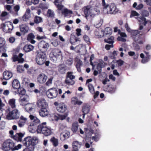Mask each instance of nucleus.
Returning <instances> with one entry per match:
<instances>
[{
    "instance_id": "52",
    "label": "nucleus",
    "mask_w": 151,
    "mask_h": 151,
    "mask_svg": "<svg viewBox=\"0 0 151 151\" xmlns=\"http://www.w3.org/2000/svg\"><path fill=\"white\" fill-rule=\"evenodd\" d=\"M141 14L142 16L147 17L149 15V12L145 10H143L141 11Z\"/></svg>"
},
{
    "instance_id": "61",
    "label": "nucleus",
    "mask_w": 151,
    "mask_h": 151,
    "mask_svg": "<svg viewBox=\"0 0 151 151\" xmlns=\"http://www.w3.org/2000/svg\"><path fill=\"white\" fill-rule=\"evenodd\" d=\"M47 14L48 15L49 17H54L53 13L51 11L50 9H48L47 12Z\"/></svg>"
},
{
    "instance_id": "22",
    "label": "nucleus",
    "mask_w": 151,
    "mask_h": 151,
    "mask_svg": "<svg viewBox=\"0 0 151 151\" xmlns=\"http://www.w3.org/2000/svg\"><path fill=\"white\" fill-rule=\"evenodd\" d=\"M27 122V119L23 116H21L18 122V126L20 127L23 126Z\"/></svg>"
},
{
    "instance_id": "49",
    "label": "nucleus",
    "mask_w": 151,
    "mask_h": 151,
    "mask_svg": "<svg viewBox=\"0 0 151 151\" xmlns=\"http://www.w3.org/2000/svg\"><path fill=\"white\" fill-rule=\"evenodd\" d=\"M35 118V119L33 120V122L30 124H33L37 126L38 124H40V120L37 117Z\"/></svg>"
},
{
    "instance_id": "43",
    "label": "nucleus",
    "mask_w": 151,
    "mask_h": 151,
    "mask_svg": "<svg viewBox=\"0 0 151 151\" xmlns=\"http://www.w3.org/2000/svg\"><path fill=\"white\" fill-rule=\"evenodd\" d=\"M17 91L19 95H24L25 93V89L22 87H20L18 88Z\"/></svg>"
},
{
    "instance_id": "51",
    "label": "nucleus",
    "mask_w": 151,
    "mask_h": 151,
    "mask_svg": "<svg viewBox=\"0 0 151 151\" xmlns=\"http://www.w3.org/2000/svg\"><path fill=\"white\" fill-rule=\"evenodd\" d=\"M73 60L72 58H70L68 59L67 60L65 63L68 66L71 65L73 63Z\"/></svg>"
},
{
    "instance_id": "50",
    "label": "nucleus",
    "mask_w": 151,
    "mask_h": 151,
    "mask_svg": "<svg viewBox=\"0 0 151 151\" xmlns=\"http://www.w3.org/2000/svg\"><path fill=\"white\" fill-rule=\"evenodd\" d=\"M139 14L135 11L132 10L131 12L130 17L132 18L134 16H139Z\"/></svg>"
},
{
    "instance_id": "19",
    "label": "nucleus",
    "mask_w": 151,
    "mask_h": 151,
    "mask_svg": "<svg viewBox=\"0 0 151 151\" xmlns=\"http://www.w3.org/2000/svg\"><path fill=\"white\" fill-rule=\"evenodd\" d=\"M81 143L80 142L77 141H73L72 143V151H78V148L81 147Z\"/></svg>"
},
{
    "instance_id": "35",
    "label": "nucleus",
    "mask_w": 151,
    "mask_h": 151,
    "mask_svg": "<svg viewBox=\"0 0 151 151\" xmlns=\"http://www.w3.org/2000/svg\"><path fill=\"white\" fill-rule=\"evenodd\" d=\"M59 0H55L54 1L55 5L56 6L59 10H61L63 7V6L61 4Z\"/></svg>"
},
{
    "instance_id": "46",
    "label": "nucleus",
    "mask_w": 151,
    "mask_h": 151,
    "mask_svg": "<svg viewBox=\"0 0 151 151\" xmlns=\"http://www.w3.org/2000/svg\"><path fill=\"white\" fill-rule=\"evenodd\" d=\"M112 63H116L119 66H122L124 63V61L121 59H119V60H114Z\"/></svg>"
},
{
    "instance_id": "55",
    "label": "nucleus",
    "mask_w": 151,
    "mask_h": 151,
    "mask_svg": "<svg viewBox=\"0 0 151 151\" xmlns=\"http://www.w3.org/2000/svg\"><path fill=\"white\" fill-rule=\"evenodd\" d=\"M83 39L88 44L90 43V39L89 37L87 35H85L83 36Z\"/></svg>"
},
{
    "instance_id": "41",
    "label": "nucleus",
    "mask_w": 151,
    "mask_h": 151,
    "mask_svg": "<svg viewBox=\"0 0 151 151\" xmlns=\"http://www.w3.org/2000/svg\"><path fill=\"white\" fill-rule=\"evenodd\" d=\"M106 91L112 93L115 92V89L113 86L108 85L106 88Z\"/></svg>"
},
{
    "instance_id": "14",
    "label": "nucleus",
    "mask_w": 151,
    "mask_h": 151,
    "mask_svg": "<svg viewBox=\"0 0 151 151\" xmlns=\"http://www.w3.org/2000/svg\"><path fill=\"white\" fill-rule=\"evenodd\" d=\"M70 136V133L68 131L62 132L60 134V138L61 141H64L69 138Z\"/></svg>"
},
{
    "instance_id": "25",
    "label": "nucleus",
    "mask_w": 151,
    "mask_h": 151,
    "mask_svg": "<svg viewBox=\"0 0 151 151\" xmlns=\"http://www.w3.org/2000/svg\"><path fill=\"white\" fill-rule=\"evenodd\" d=\"M78 41H80L79 39L75 36L71 35L70 38V43L73 45L76 44V42Z\"/></svg>"
},
{
    "instance_id": "42",
    "label": "nucleus",
    "mask_w": 151,
    "mask_h": 151,
    "mask_svg": "<svg viewBox=\"0 0 151 151\" xmlns=\"http://www.w3.org/2000/svg\"><path fill=\"white\" fill-rule=\"evenodd\" d=\"M15 101L16 99H10V106L12 109L16 108Z\"/></svg>"
},
{
    "instance_id": "60",
    "label": "nucleus",
    "mask_w": 151,
    "mask_h": 151,
    "mask_svg": "<svg viewBox=\"0 0 151 151\" xmlns=\"http://www.w3.org/2000/svg\"><path fill=\"white\" fill-rule=\"evenodd\" d=\"M8 14L7 12H6L4 11L2 12L1 14V18H2V20H4L5 19H3V17L6 16L8 15Z\"/></svg>"
},
{
    "instance_id": "24",
    "label": "nucleus",
    "mask_w": 151,
    "mask_h": 151,
    "mask_svg": "<svg viewBox=\"0 0 151 151\" xmlns=\"http://www.w3.org/2000/svg\"><path fill=\"white\" fill-rule=\"evenodd\" d=\"M52 133V129L47 126L45 129L43 130V132L41 133L45 136H47L50 135Z\"/></svg>"
},
{
    "instance_id": "7",
    "label": "nucleus",
    "mask_w": 151,
    "mask_h": 151,
    "mask_svg": "<svg viewBox=\"0 0 151 151\" xmlns=\"http://www.w3.org/2000/svg\"><path fill=\"white\" fill-rule=\"evenodd\" d=\"M47 96L50 99L56 98L58 94V92L56 88H52L48 89L46 93Z\"/></svg>"
},
{
    "instance_id": "27",
    "label": "nucleus",
    "mask_w": 151,
    "mask_h": 151,
    "mask_svg": "<svg viewBox=\"0 0 151 151\" xmlns=\"http://www.w3.org/2000/svg\"><path fill=\"white\" fill-rule=\"evenodd\" d=\"M12 87L15 89L19 88L20 86V83L19 81L17 79H14L12 82Z\"/></svg>"
},
{
    "instance_id": "8",
    "label": "nucleus",
    "mask_w": 151,
    "mask_h": 151,
    "mask_svg": "<svg viewBox=\"0 0 151 151\" xmlns=\"http://www.w3.org/2000/svg\"><path fill=\"white\" fill-rule=\"evenodd\" d=\"M105 63L102 60H100L99 63L97 64L96 69L97 70H94L93 74L94 76H96L98 74L101 73L102 71V68L105 66Z\"/></svg>"
},
{
    "instance_id": "38",
    "label": "nucleus",
    "mask_w": 151,
    "mask_h": 151,
    "mask_svg": "<svg viewBox=\"0 0 151 151\" xmlns=\"http://www.w3.org/2000/svg\"><path fill=\"white\" fill-rule=\"evenodd\" d=\"M20 31L24 33H25L28 31V28L25 25H22L20 27Z\"/></svg>"
},
{
    "instance_id": "16",
    "label": "nucleus",
    "mask_w": 151,
    "mask_h": 151,
    "mask_svg": "<svg viewBox=\"0 0 151 151\" xmlns=\"http://www.w3.org/2000/svg\"><path fill=\"white\" fill-rule=\"evenodd\" d=\"M51 52L54 56L57 58H62V53L61 51L58 49H54L52 50Z\"/></svg>"
},
{
    "instance_id": "28",
    "label": "nucleus",
    "mask_w": 151,
    "mask_h": 151,
    "mask_svg": "<svg viewBox=\"0 0 151 151\" xmlns=\"http://www.w3.org/2000/svg\"><path fill=\"white\" fill-rule=\"evenodd\" d=\"M28 129L30 132L32 133L35 132L36 131L37 132V126L33 124H30L28 126Z\"/></svg>"
},
{
    "instance_id": "31",
    "label": "nucleus",
    "mask_w": 151,
    "mask_h": 151,
    "mask_svg": "<svg viewBox=\"0 0 151 151\" xmlns=\"http://www.w3.org/2000/svg\"><path fill=\"white\" fill-rule=\"evenodd\" d=\"M78 122H73L71 127V130L73 133H76L78 130Z\"/></svg>"
},
{
    "instance_id": "21",
    "label": "nucleus",
    "mask_w": 151,
    "mask_h": 151,
    "mask_svg": "<svg viewBox=\"0 0 151 151\" xmlns=\"http://www.w3.org/2000/svg\"><path fill=\"white\" fill-rule=\"evenodd\" d=\"M22 145L20 144L17 145H16L15 144L12 142H10V150L12 151H14L18 150L22 147Z\"/></svg>"
},
{
    "instance_id": "57",
    "label": "nucleus",
    "mask_w": 151,
    "mask_h": 151,
    "mask_svg": "<svg viewBox=\"0 0 151 151\" xmlns=\"http://www.w3.org/2000/svg\"><path fill=\"white\" fill-rule=\"evenodd\" d=\"M111 45L106 44L105 45V49L108 50H109L111 48H113L114 47V45L113 44H111Z\"/></svg>"
},
{
    "instance_id": "59",
    "label": "nucleus",
    "mask_w": 151,
    "mask_h": 151,
    "mask_svg": "<svg viewBox=\"0 0 151 151\" xmlns=\"http://www.w3.org/2000/svg\"><path fill=\"white\" fill-rule=\"evenodd\" d=\"M24 133H22L21 132L18 133V139L19 140V142H21L22 140V138L23 137L24 135Z\"/></svg>"
},
{
    "instance_id": "10",
    "label": "nucleus",
    "mask_w": 151,
    "mask_h": 151,
    "mask_svg": "<svg viewBox=\"0 0 151 151\" xmlns=\"http://www.w3.org/2000/svg\"><path fill=\"white\" fill-rule=\"evenodd\" d=\"M49 47V45L48 43L44 41H41L38 44V47L40 50L39 51H42L45 52Z\"/></svg>"
},
{
    "instance_id": "23",
    "label": "nucleus",
    "mask_w": 151,
    "mask_h": 151,
    "mask_svg": "<svg viewBox=\"0 0 151 151\" xmlns=\"http://www.w3.org/2000/svg\"><path fill=\"white\" fill-rule=\"evenodd\" d=\"M67 70V67L64 64H60L58 66V71L62 74H65Z\"/></svg>"
},
{
    "instance_id": "20",
    "label": "nucleus",
    "mask_w": 151,
    "mask_h": 151,
    "mask_svg": "<svg viewBox=\"0 0 151 151\" xmlns=\"http://www.w3.org/2000/svg\"><path fill=\"white\" fill-rule=\"evenodd\" d=\"M9 22H5L4 23L1 24V28L3 31L6 33L9 32Z\"/></svg>"
},
{
    "instance_id": "47",
    "label": "nucleus",
    "mask_w": 151,
    "mask_h": 151,
    "mask_svg": "<svg viewBox=\"0 0 151 151\" xmlns=\"http://www.w3.org/2000/svg\"><path fill=\"white\" fill-rule=\"evenodd\" d=\"M89 90V91L92 94L94 93V88L93 86L91 84L89 83L88 86Z\"/></svg>"
},
{
    "instance_id": "54",
    "label": "nucleus",
    "mask_w": 151,
    "mask_h": 151,
    "mask_svg": "<svg viewBox=\"0 0 151 151\" xmlns=\"http://www.w3.org/2000/svg\"><path fill=\"white\" fill-rule=\"evenodd\" d=\"M82 65V63L80 62H78L76 64V67L77 68V71L79 72H81V66Z\"/></svg>"
},
{
    "instance_id": "5",
    "label": "nucleus",
    "mask_w": 151,
    "mask_h": 151,
    "mask_svg": "<svg viewBox=\"0 0 151 151\" xmlns=\"http://www.w3.org/2000/svg\"><path fill=\"white\" fill-rule=\"evenodd\" d=\"M27 96L24 97H20L19 101L20 102V104L22 106H25V109L26 111L31 114L33 113V110L34 108V106L32 104H23L24 102L27 101Z\"/></svg>"
},
{
    "instance_id": "53",
    "label": "nucleus",
    "mask_w": 151,
    "mask_h": 151,
    "mask_svg": "<svg viewBox=\"0 0 151 151\" xmlns=\"http://www.w3.org/2000/svg\"><path fill=\"white\" fill-rule=\"evenodd\" d=\"M117 55L116 51H114L112 53H111L110 55V58L111 59H114L116 58V56Z\"/></svg>"
},
{
    "instance_id": "6",
    "label": "nucleus",
    "mask_w": 151,
    "mask_h": 151,
    "mask_svg": "<svg viewBox=\"0 0 151 151\" xmlns=\"http://www.w3.org/2000/svg\"><path fill=\"white\" fill-rule=\"evenodd\" d=\"M72 72H68L67 73L66 79L65 80V83L68 85H72L75 84V82L73 80L75 78V76L72 74Z\"/></svg>"
},
{
    "instance_id": "58",
    "label": "nucleus",
    "mask_w": 151,
    "mask_h": 151,
    "mask_svg": "<svg viewBox=\"0 0 151 151\" xmlns=\"http://www.w3.org/2000/svg\"><path fill=\"white\" fill-rule=\"evenodd\" d=\"M140 19L142 21H144L143 24L144 25H145L147 23V21L146 20V18L145 17L142 16L140 18Z\"/></svg>"
},
{
    "instance_id": "32",
    "label": "nucleus",
    "mask_w": 151,
    "mask_h": 151,
    "mask_svg": "<svg viewBox=\"0 0 151 151\" xmlns=\"http://www.w3.org/2000/svg\"><path fill=\"white\" fill-rule=\"evenodd\" d=\"M72 103L74 105H80L82 104L83 102L78 100L77 97H74L72 99Z\"/></svg>"
},
{
    "instance_id": "11",
    "label": "nucleus",
    "mask_w": 151,
    "mask_h": 151,
    "mask_svg": "<svg viewBox=\"0 0 151 151\" xmlns=\"http://www.w3.org/2000/svg\"><path fill=\"white\" fill-rule=\"evenodd\" d=\"M47 78V76L43 73H41L37 76V82L41 84L45 83Z\"/></svg>"
},
{
    "instance_id": "4",
    "label": "nucleus",
    "mask_w": 151,
    "mask_h": 151,
    "mask_svg": "<svg viewBox=\"0 0 151 151\" xmlns=\"http://www.w3.org/2000/svg\"><path fill=\"white\" fill-rule=\"evenodd\" d=\"M22 142L24 146L34 148V146L38 143V140L36 138L34 139L29 136L25 138Z\"/></svg>"
},
{
    "instance_id": "48",
    "label": "nucleus",
    "mask_w": 151,
    "mask_h": 151,
    "mask_svg": "<svg viewBox=\"0 0 151 151\" xmlns=\"http://www.w3.org/2000/svg\"><path fill=\"white\" fill-rule=\"evenodd\" d=\"M150 55H146V56L144 59H142L141 62L142 63H144L148 62L150 59Z\"/></svg>"
},
{
    "instance_id": "56",
    "label": "nucleus",
    "mask_w": 151,
    "mask_h": 151,
    "mask_svg": "<svg viewBox=\"0 0 151 151\" xmlns=\"http://www.w3.org/2000/svg\"><path fill=\"white\" fill-rule=\"evenodd\" d=\"M35 38V36L32 33H31L27 36V40L28 41Z\"/></svg>"
},
{
    "instance_id": "44",
    "label": "nucleus",
    "mask_w": 151,
    "mask_h": 151,
    "mask_svg": "<svg viewBox=\"0 0 151 151\" xmlns=\"http://www.w3.org/2000/svg\"><path fill=\"white\" fill-rule=\"evenodd\" d=\"M9 72L8 71H4L3 73V78L5 80H8L9 79Z\"/></svg>"
},
{
    "instance_id": "36",
    "label": "nucleus",
    "mask_w": 151,
    "mask_h": 151,
    "mask_svg": "<svg viewBox=\"0 0 151 151\" xmlns=\"http://www.w3.org/2000/svg\"><path fill=\"white\" fill-rule=\"evenodd\" d=\"M105 42L111 44H113L114 42V37L113 36H111L107 39L104 40Z\"/></svg>"
},
{
    "instance_id": "34",
    "label": "nucleus",
    "mask_w": 151,
    "mask_h": 151,
    "mask_svg": "<svg viewBox=\"0 0 151 151\" xmlns=\"http://www.w3.org/2000/svg\"><path fill=\"white\" fill-rule=\"evenodd\" d=\"M30 12L29 9H28L27 10L25 14L22 17V19L23 21H26L30 17Z\"/></svg>"
},
{
    "instance_id": "3",
    "label": "nucleus",
    "mask_w": 151,
    "mask_h": 151,
    "mask_svg": "<svg viewBox=\"0 0 151 151\" xmlns=\"http://www.w3.org/2000/svg\"><path fill=\"white\" fill-rule=\"evenodd\" d=\"M101 1L104 11L106 12L107 14H115L118 12V10L114 4L111 3L109 4L106 3L105 0H101Z\"/></svg>"
},
{
    "instance_id": "63",
    "label": "nucleus",
    "mask_w": 151,
    "mask_h": 151,
    "mask_svg": "<svg viewBox=\"0 0 151 151\" xmlns=\"http://www.w3.org/2000/svg\"><path fill=\"white\" fill-rule=\"evenodd\" d=\"M76 35L77 36H79L81 35V30L80 28H78L76 29Z\"/></svg>"
},
{
    "instance_id": "30",
    "label": "nucleus",
    "mask_w": 151,
    "mask_h": 151,
    "mask_svg": "<svg viewBox=\"0 0 151 151\" xmlns=\"http://www.w3.org/2000/svg\"><path fill=\"white\" fill-rule=\"evenodd\" d=\"M34 48V47L31 45H26L23 47V50L26 52L32 51Z\"/></svg>"
},
{
    "instance_id": "15",
    "label": "nucleus",
    "mask_w": 151,
    "mask_h": 151,
    "mask_svg": "<svg viewBox=\"0 0 151 151\" xmlns=\"http://www.w3.org/2000/svg\"><path fill=\"white\" fill-rule=\"evenodd\" d=\"M37 106L40 108L47 107L48 104L46 100L44 99H39L37 102Z\"/></svg>"
},
{
    "instance_id": "18",
    "label": "nucleus",
    "mask_w": 151,
    "mask_h": 151,
    "mask_svg": "<svg viewBox=\"0 0 151 151\" xmlns=\"http://www.w3.org/2000/svg\"><path fill=\"white\" fill-rule=\"evenodd\" d=\"M47 126L46 122H42L39 124L37 126V133H41L43 130L45 129Z\"/></svg>"
},
{
    "instance_id": "37",
    "label": "nucleus",
    "mask_w": 151,
    "mask_h": 151,
    "mask_svg": "<svg viewBox=\"0 0 151 151\" xmlns=\"http://www.w3.org/2000/svg\"><path fill=\"white\" fill-rule=\"evenodd\" d=\"M90 109L88 106L86 105H84L82 107V111L83 113L87 114L89 112Z\"/></svg>"
},
{
    "instance_id": "62",
    "label": "nucleus",
    "mask_w": 151,
    "mask_h": 151,
    "mask_svg": "<svg viewBox=\"0 0 151 151\" xmlns=\"http://www.w3.org/2000/svg\"><path fill=\"white\" fill-rule=\"evenodd\" d=\"M144 5L142 4H138L136 8V10H140L142 9L144 7Z\"/></svg>"
},
{
    "instance_id": "1",
    "label": "nucleus",
    "mask_w": 151,
    "mask_h": 151,
    "mask_svg": "<svg viewBox=\"0 0 151 151\" xmlns=\"http://www.w3.org/2000/svg\"><path fill=\"white\" fill-rule=\"evenodd\" d=\"M54 105L56 106L57 111L60 114L63 115H59L58 116H55V118L56 120L59 119L63 120L67 117L68 115V110L67 105L64 103H58L57 102L54 103Z\"/></svg>"
},
{
    "instance_id": "26",
    "label": "nucleus",
    "mask_w": 151,
    "mask_h": 151,
    "mask_svg": "<svg viewBox=\"0 0 151 151\" xmlns=\"http://www.w3.org/2000/svg\"><path fill=\"white\" fill-rule=\"evenodd\" d=\"M2 148L5 151L9 150V140L8 139L3 143Z\"/></svg>"
},
{
    "instance_id": "39",
    "label": "nucleus",
    "mask_w": 151,
    "mask_h": 151,
    "mask_svg": "<svg viewBox=\"0 0 151 151\" xmlns=\"http://www.w3.org/2000/svg\"><path fill=\"white\" fill-rule=\"evenodd\" d=\"M34 22L36 24H39L43 22L42 18L39 16H35L34 19Z\"/></svg>"
},
{
    "instance_id": "17",
    "label": "nucleus",
    "mask_w": 151,
    "mask_h": 151,
    "mask_svg": "<svg viewBox=\"0 0 151 151\" xmlns=\"http://www.w3.org/2000/svg\"><path fill=\"white\" fill-rule=\"evenodd\" d=\"M47 108H41V109L39 111V114L40 116L44 117L48 115L49 112Z\"/></svg>"
},
{
    "instance_id": "9",
    "label": "nucleus",
    "mask_w": 151,
    "mask_h": 151,
    "mask_svg": "<svg viewBox=\"0 0 151 151\" xmlns=\"http://www.w3.org/2000/svg\"><path fill=\"white\" fill-rule=\"evenodd\" d=\"M82 9L85 15V17L87 19H88V17H91L92 16V14L90 6H85L83 7Z\"/></svg>"
},
{
    "instance_id": "33",
    "label": "nucleus",
    "mask_w": 151,
    "mask_h": 151,
    "mask_svg": "<svg viewBox=\"0 0 151 151\" xmlns=\"http://www.w3.org/2000/svg\"><path fill=\"white\" fill-rule=\"evenodd\" d=\"M50 141L54 147H56L58 145V139L54 137H52L50 139Z\"/></svg>"
},
{
    "instance_id": "40",
    "label": "nucleus",
    "mask_w": 151,
    "mask_h": 151,
    "mask_svg": "<svg viewBox=\"0 0 151 151\" xmlns=\"http://www.w3.org/2000/svg\"><path fill=\"white\" fill-rule=\"evenodd\" d=\"M112 32V29L110 27H107L104 29V35H111Z\"/></svg>"
},
{
    "instance_id": "13",
    "label": "nucleus",
    "mask_w": 151,
    "mask_h": 151,
    "mask_svg": "<svg viewBox=\"0 0 151 151\" xmlns=\"http://www.w3.org/2000/svg\"><path fill=\"white\" fill-rule=\"evenodd\" d=\"M130 33L132 38L135 42H137L139 40L140 37L138 35L139 32L138 30H132Z\"/></svg>"
},
{
    "instance_id": "45",
    "label": "nucleus",
    "mask_w": 151,
    "mask_h": 151,
    "mask_svg": "<svg viewBox=\"0 0 151 151\" xmlns=\"http://www.w3.org/2000/svg\"><path fill=\"white\" fill-rule=\"evenodd\" d=\"M72 12L71 10H69L67 9H64L62 12V14L64 15L65 17L67 16L68 14H72Z\"/></svg>"
},
{
    "instance_id": "64",
    "label": "nucleus",
    "mask_w": 151,
    "mask_h": 151,
    "mask_svg": "<svg viewBox=\"0 0 151 151\" xmlns=\"http://www.w3.org/2000/svg\"><path fill=\"white\" fill-rule=\"evenodd\" d=\"M125 27V28L127 31L129 32H130L131 30L130 28L129 27L127 23H126L124 25Z\"/></svg>"
},
{
    "instance_id": "29",
    "label": "nucleus",
    "mask_w": 151,
    "mask_h": 151,
    "mask_svg": "<svg viewBox=\"0 0 151 151\" xmlns=\"http://www.w3.org/2000/svg\"><path fill=\"white\" fill-rule=\"evenodd\" d=\"M6 47V41L5 39L0 37V49L3 50H5Z\"/></svg>"
},
{
    "instance_id": "2",
    "label": "nucleus",
    "mask_w": 151,
    "mask_h": 151,
    "mask_svg": "<svg viewBox=\"0 0 151 151\" xmlns=\"http://www.w3.org/2000/svg\"><path fill=\"white\" fill-rule=\"evenodd\" d=\"M35 60L38 65H42L45 64L46 66H48L50 63L49 61L46 60L47 56L44 52L37 50L36 52Z\"/></svg>"
},
{
    "instance_id": "12",
    "label": "nucleus",
    "mask_w": 151,
    "mask_h": 151,
    "mask_svg": "<svg viewBox=\"0 0 151 151\" xmlns=\"http://www.w3.org/2000/svg\"><path fill=\"white\" fill-rule=\"evenodd\" d=\"M20 113L18 109H14L10 111V120L18 119Z\"/></svg>"
}]
</instances>
